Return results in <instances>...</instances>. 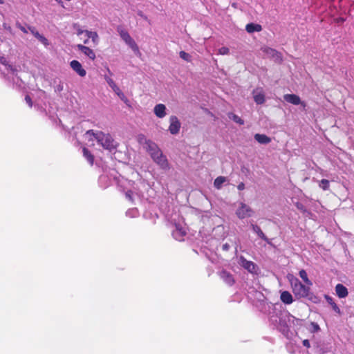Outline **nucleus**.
Listing matches in <instances>:
<instances>
[{
  "instance_id": "obj_35",
  "label": "nucleus",
  "mask_w": 354,
  "mask_h": 354,
  "mask_svg": "<svg viewBox=\"0 0 354 354\" xmlns=\"http://www.w3.org/2000/svg\"><path fill=\"white\" fill-rule=\"evenodd\" d=\"M132 194H133V192L131 191V190H129L127 191L126 193H125V196L126 198L130 201H133V196H132Z\"/></svg>"
},
{
  "instance_id": "obj_4",
  "label": "nucleus",
  "mask_w": 354,
  "mask_h": 354,
  "mask_svg": "<svg viewBox=\"0 0 354 354\" xmlns=\"http://www.w3.org/2000/svg\"><path fill=\"white\" fill-rule=\"evenodd\" d=\"M104 78L109 85V86L113 90V91L117 94V95L127 105H129V101L127 97L124 95V94L122 92L120 88L116 85L115 82L109 77L104 75Z\"/></svg>"
},
{
  "instance_id": "obj_23",
  "label": "nucleus",
  "mask_w": 354,
  "mask_h": 354,
  "mask_svg": "<svg viewBox=\"0 0 354 354\" xmlns=\"http://www.w3.org/2000/svg\"><path fill=\"white\" fill-rule=\"evenodd\" d=\"M299 277L302 279L304 282L307 286H312L313 283H312L311 281L308 279L307 272H306L305 270H304V269L301 270L299 272Z\"/></svg>"
},
{
  "instance_id": "obj_12",
  "label": "nucleus",
  "mask_w": 354,
  "mask_h": 354,
  "mask_svg": "<svg viewBox=\"0 0 354 354\" xmlns=\"http://www.w3.org/2000/svg\"><path fill=\"white\" fill-rule=\"evenodd\" d=\"M253 97L257 104H262L265 102V95L261 88H257L253 91Z\"/></svg>"
},
{
  "instance_id": "obj_34",
  "label": "nucleus",
  "mask_w": 354,
  "mask_h": 354,
  "mask_svg": "<svg viewBox=\"0 0 354 354\" xmlns=\"http://www.w3.org/2000/svg\"><path fill=\"white\" fill-rule=\"evenodd\" d=\"M16 26L20 30H21L24 33H27L28 32V30H26V28L23 26L20 23L17 22L16 24Z\"/></svg>"
},
{
  "instance_id": "obj_10",
  "label": "nucleus",
  "mask_w": 354,
  "mask_h": 354,
  "mask_svg": "<svg viewBox=\"0 0 354 354\" xmlns=\"http://www.w3.org/2000/svg\"><path fill=\"white\" fill-rule=\"evenodd\" d=\"M240 265L251 273L256 272L257 266L255 263L251 261H248L243 257H240Z\"/></svg>"
},
{
  "instance_id": "obj_48",
  "label": "nucleus",
  "mask_w": 354,
  "mask_h": 354,
  "mask_svg": "<svg viewBox=\"0 0 354 354\" xmlns=\"http://www.w3.org/2000/svg\"><path fill=\"white\" fill-rule=\"evenodd\" d=\"M297 208H301V206L297 205Z\"/></svg>"
},
{
  "instance_id": "obj_38",
  "label": "nucleus",
  "mask_w": 354,
  "mask_h": 354,
  "mask_svg": "<svg viewBox=\"0 0 354 354\" xmlns=\"http://www.w3.org/2000/svg\"><path fill=\"white\" fill-rule=\"evenodd\" d=\"M237 188L239 190H243L245 189V184L243 183H240L238 185Z\"/></svg>"
},
{
  "instance_id": "obj_20",
  "label": "nucleus",
  "mask_w": 354,
  "mask_h": 354,
  "mask_svg": "<svg viewBox=\"0 0 354 354\" xmlns=\"http://www.w3.org/2000/svg\"><path fill=\"white\" fill-rule=\"evenodd\" d=\"M185 231L180 227L179 225H177L176 230L173 232V236L178 241H181L184 236H185Z\"/></svg>"
},
{
  "instance_id": "obj_42",
  "label": "nucleus",
  "mask_w": 354,
  "mask_h": 354,
  "mask_svg": "<svg viewBox=\"0 0 354 354\" xmlns=\"http://www.w3.org/2000/svg\"><path fill=\"white\" fill-rule=\"evenodd\" d=\"M55 1H57L59 5L63 6V2L62 0H55Z\"/></svg>"
},
{
  "instance_id": "obj_25",
  "label": "nucleus",
  "mask_w": 354,
  "mask_h": 354,
  "mask_svg": "<svg viewBox=\"0 0 354 354\" xmlns=\"http://www.w3.org/2000/svg\"><path fill=\"white\" fill-rule=\"evenodd\" d=\"M226 181V178L224 176H218L217 177L214 182V187L219 189L221 188L223 183Z\"/></svg>"
},
{
  "instance_id": "obj_15",
  "label": "nucleus",
  "mask_w": 354,
  "mask_h": 354,
  "mask_svg": "<svg viewBox=\"0 0 354 354\" xmlns=\"http://www.w3.org/2000/svg\"><path fill=\"white\" fill-rule=\"evenodd\" d=\"M335 292H336L337 295L339 298H345L348 295V289L346 288V287H345L342 283H338L336 285Z\"/></svg>"
},
{
  "instance_id": "obj_17",
  "label": "nucleus",
  "mask_w": 354,
  "mask_h": 354,
  "mask_svg": "<svg viewBox=\"0 0 354 354\" xmlns=\"http://www.w3.org/2000/svg\"><path fill=\"white\" fill-rule=\"evenodd\" d=\"M254 139L260 144H268L271 142V138L266 134L256 133L254 135Z\"/></svg>"
},
{
  "instance_id": "obj_33",
  "label": "nucleus",
  "mask_w": 354,
  "mask_h": 354,
  "mask_svg": "<svg viewBox=\"0 0 354 354\" xmlns=\"http://www.w3.org/2000/svg\"><path fill=\"white\" fill-rule=\"evenodd\" d=\"M25 101L26 102V103L28 104L29 107L30 108H32V99L31 97H30V95H26L25 96Z\"/></svg>"
},
{
  "instance_id": "obj_39",
  "label": "nucleus",
  "mask_w": 354,
  "mask_h": 354,
  "mask_svg": "<svg viewBox=\"0 0 354 354\" xmlns=\"http://www.w3.org/2000/svg\"><path fill=\"white\" fill-rule=\"evenodd\" d=\"M222 249L223 251H227L230 249V245L228 243L223 244Z\"/></svg>"
},
{
  "instance_id": "obj_40",
  "label": "nucleus",
  "mask_w": 354,
  "mask_h": 354,
  "mask_svg": "<svg viewBox=\"0 0 354 354\" xmlns=\"http://www.w3.org/2000/svg\"><path fill=\"white\" fill-rule=\"evenodd\" d=\"M303 345L304 346H306V348H309L310 347V342L308 339H304L303 341Z\"/></svg>"
},
{
  "instance_id": "obj_47",
  "label": "nucleus",
  "mask_w": 354,
  "mask_h": 354,
  "mask_svg": "<svg viewBox=\"0 0 354 354\" xmlns=\"http://www.w3.org/2000/svg\"><path fill=\"white\" fill-rule=\"evenodd\" d=\"M3 1L2 0H0V3H3Z\"/></svg>"
},
{
  "instance_id": "obj_46",
  "label": "nucleus",
  "mask_w": 354,
  "mask_h": 354,
  "mask_svg": "<svg viewBox=\"0 0 354 354\" xmlns=\"http://www.w3.org/2000/svg\"><path fill=\"white\" fill-rule=\"evenodd\" d=\"M88 42V39L84 41V44H86Z\"/></svg>"
},
{
  "instance_id": "obj_14",
  "label": "nucleus",
  "mask_w": 354,
  "mask_h": 354,
  "mask_svg": "<svg viewBox=\"0 0 354 354\" xmlns=\"http://www.w3.org/2000/svg\"><path fill=\"white\" fill-rule=\"evenodd\" d=\"M154 114L159 118H162L166 115V106L163 104H158L153 109Z\"/></svg>"
},
{
  "instance_id": "obj_24",
  "label": "nucleus",
  "mask_w": 354,
  "mask_h": 354,
  "mask_svg": "<svg viewBox=\"0 0 354 354\" xmlns=\"http://www.w3.org/2000/svg\"><path fill=\"white\" fill-rule=\"evenodd\" d=\"M85 34L88 38H91L94 44L98 41V35L96 32L85 30Z\"/></svg>"
},
{
  "instance_id": "obj_22",
  "label": "nucleus",
  "mask_w": 354,
  "mask_h": 354,
  "mask_svg": "<svg viewBox=\"0 0 354 354\" xmlns=\"http://www.w3.org/2000/svg\"><path fill=\"white\" fill-rule=\"evenodd\" d=\"M251 227L253 230V231L257 234V235L263 240L266 241V242L269 243V240L268 237L265 235V234L263 232L260 227H259L257 225L252 224Z\"/></svg>"
},
{
  "instance_id": "obj_6",
  "label": "nucleus",
  "mask_w": 354,
  "mask_h": 354,
  "mask_svg": "<svg viewBox=\"0 0 354 354\" xmlns=\"http://www.w3.org/2000/svg\"><path fill=\"white\" fill-rule=\"evenodd\" d=\"M252 213V208L243 203H241L240 207L236 212V214L241 219L251 216Z\"/></svg>"
},
{
  "instance_id": "obj_3",
  "label": "nucleus",
  "mask_w": 354,
  "mask_h": 354,
  "mask_svg": "<svg viewBox=\"0 0 354 354\" xmlns=\"http://www.w3.org/2000/svg\"><path fill=\"white\" fill-rule=\"evenodd\" d=\"M117 30L120 37L133 51H139V48L137 44L135 42L133 39L130 36L129 32L125 29H124L122 26H118L117 28Z\"/></svg>"
},
{
  "instance_id": "obj_26",
  "label": "nucleus",
  "mask_w": 354,
  "mask_h": 354,
  "mask_svg": "<svg viewBox=\"0 0 354 354\" xmlns=\"http://www.w3.org/2000/svg\"><path fill=\"white\" fill-rule=\"evenodd\" d=\"M228 117L230 119H232L234 122L240 125H243L244 124V120L234 113H229Z\"/></svg>"
},
{
  "instance_id": "obj_1",
  "label": "nucleus",
  "mask_w": 354,
  "mask_h": 354,
  "mask_svg": "<svg viewBox=\"0 0 354 354\" xmlns=\"http://www.w3.org/2000/svg\"><path fill=\"white\" fill-rule=\"evenodd\" d=\"M88 136H93L102 147L109 151L116 148V145L114 140L109 133H104L102 131H95L93 129L88 130L86 132Z\"/></svg>"
},
{
  "instance_id": "obj_18",
  "label": "nucleus",
  "mask_w": 354,
  "mask_h": 354,
  "mask_svg": "<svg viewBox=\"0 0 354 354\" xmlns=\"http://www.w3.org/2000/svg\"><path fill=\"white\" fill-rule=\"evenodd\" d=\"M280 299L281 301L286 304H290L293 301L292 295L288 291H283L281 293Z\"/></svg>"
},
{
  "instance_id": "obj_16",
  "label": "nucleus",
  "mask_w": 354,
  "mask_h": 354,
  "mask_svg": "<svg viewBox=\"0 0 354 354\" xmlns=\"http://www.w3.org/2000/svg\"><path fill=\"white\" fill-rule=\"evenodd\" d=\"M147 150L149 153L150 156H152L153 153H158L160 154V149L158 147L157 145L151 140L146 142Z\"/></svg>"
},
{
  "instance_id": "obj_21",
  "label": "nucleus",
  "mask_w": 354,
  "mask_h": 354,
  "mask_svg": "<svg viewBox=\"0 0 354 354\" xmlns=\"http://www.w3.org/2000/svg\"><path fill=\"white\" fill-rule=\"evenodd\" d=\"M83 156L86 159L88 162L91 166H92L94 163L95 158L94 156L91 153V151L86 148L83 147L82 149Z\"/></svg>"
},
{
  "instance_id": "obj_7",
  "label": "nucleus",
  "mask_w": 354,
  "mask_h": 354,
  "mask_svg": "<svg viewBox=\"0 0 354 354\" xmlns=\"http://www.w3.org/2000/svg\"><path fill=\"white\" fill-rule=\"evenodd\" d=\"M169 131L172 135H176L178 133L181 124L178 119V118L175 115H171L169 118Z\"/></svg>"
},
{
  "instance_id": "obj_27",
  "label": "nucleus",
  "mask_w": 354,
  "mask_h": 354,
  "mask_svg": "<svg viewBox=\"0 0 354 354\" xmlns=\"http://www.w3.org/2000/svg\"><path fill=\"white\" fill-rule=\"evenodd\" d=\"M325 299H326V301L332 306L333 309L335 311H337V312L339 311V307L337 306V305L334 301V300H333V299L332 297H330L328 295H326L325 296Z\"/></svg>"
},
{
  "instance_id": "obj_31",
  "label": "nucleus",
  "mask_w": 354,
  "mask_h": 354,
  "mask_svg": "<svg viewBox=\"0 0 354 354\" xmlns=\"http://www.w3.org/2000/svg\"><path fill=\"white\" fill-rule=\"evenodd\" d=\"M230 53V50L227 47H221L218 49V53L222 55H227Z\"/></svg>"
},
{
  "instance_id": "obj_37",
  "label": "nucleus",
  "mask_w": 354,
  "mask_h": 354,
  "mask_svg": "<svg viewBox=\"0 0 354 354\" xmlns=\"http://www.w3.org/2000/svg\"><path fill=\"white\" fill-rule=\"evenodd\" d=\"M138 15L141 17H142L145 21H147L149 24H151V21L148 19V17L146 15H143V13L142 12H139Z\"/></svg>"
},
{
  "instance_id": "obj_8",
  "label": "nucleus",
  "mask_w": 354,
  "mask_h": 354,
  "mask_svg": "<svg viewBox=\"0 0 354 354\" xmlns=\"http://www.w3.org/2000/svg\"><path fill=\"white\" fill-rule=\"evenodd\" d=\"M218 275L220 278L229 286H232L234 284L235 280L234 276L225 270H221Z\"/></svg>"
},
{
  "instance_id": "obj_28",
  "label": "nucleus",
  "mask_w": 354,
  "mask_h": 354,
  "mask_svg": "<svg viewBox=\"0 0 354 354\" xmlns=\"http://www.w3.org/2000/svg\"><path fill=\"white\" fill-rule=\"evenodd\" d=\"M319 187L324 191L328 190L329 189L330 183L329 181L326 179H322L319 182Z\"/></svg>"
},
{
  "instance_id": "obj_13",
  "label": "nucleus",
  "mask_w": 354,
  "mask_h": 354,
  "mask_svg": "<svg viewBox=\"0 0 354 354\" xmlns=\"http://www.w3.org/2000/svg\"><path fill=\"white\" fill-rule=\"evenodd\" d=\"M77 47L82 53H84L86 56H87L91 60H94L95 59V52L89 47H87L82 44H78L77 46Z\"/></svg>"
},
{
  "instance_id": "obj_43",
  "label": "nucleus",
  "mask_w": 354,
  "mask_h": 354,
  "mask_svg": "<svg viewBox=\"0 0 354 354\" xmlns=\"http://www.w3.org/2000/svg\"><path fill=\"white\" fill-rule=\"evenodd\" d=\"M106 70H107V71H108V73H109V74L110 75H113V73H111V71H110V69H109V68H106Z\"/></svg>"
},
{
  "instance_id": "obj_29",
  "label": "nucleus",
  "mask_w": 354,
  "mask_h": 354,
  "mask_svg": "<svg viewBox=\"0 0 354 354\" xmlns=\"http://www.w3.org/2000/svg\"><path fill=\"white\" fill-rule=\"evenodd\" d=\"M179 55H180V57L182 58L183 59L187 61V62H190L191 61V56L189 53L182 50L179 53Z\"/></svg>"
},
{
  "instance_id": "obj_45",
  "label": "nucleus",
  "mask_w": 354,
  "mask_h": 354,
  "mask_svg": "<svg viewBox=\"0 0 354 354\" xmlns=\"http://www.w3.org/2000/svg\"><path fill=\"white\" fill-rule=\"evenodd\" d=\"M270 50L274 53H277V52L275 50H273V49H270Z\"/></svg>"
},
{
  "instance_id": "obj_30",
  "label": "nucleus",
  "mask_w": 354,
  "mask_h": 354,
  "mask_svg": "<svg viewBox=\"0 0 354 354\" xmlns=\"http://www.w3.org/2000/svg\"><path fill=\"white\" fill-rule=\"evenodd\" d=\"M37 39L43 44L45 46H48L49 45L48 40L42 35L39 34L38 35V37Z\"/></svg>"
},
{
  "instance_id": "obj_2",
  "label": "nucleus",
  "mask_w": 354,
  "mask_h": 354,
  "mask_svg": "<svg viewBox=\"0 0 354 354\" xmlns=\"http://www.w3.org/2000/svg\"><path fill=\"white\" fill-rule=\"evenodd\" d=\"M287 278L290 283L292 292L296 297L304 298L308 297L310 291V286L304 285L296 277L288 274Z\"/></svg>"
},
{
  "instance_id": "obj_5",
  "label": "nucleus",
  "mask_w": 354,
  "mask_h": 354,
  "mask_svg": "<svg viewBox=\"0 0 354 354\" xmlns=\"http://www.w3.org/2000/svg\"><path fill=\"white\" fill-rule=\"evenodd\" d=\"M153 161L157 163L162 169H166L169 168V163L165 156L160 151V154L158 153H152L151 156Z\"/></svg>"
},
{
  "instance_id": "obj_49",
  "label": "nucleus",
  "mask_w": 354,
  "mask_h": 354,
  "mask_svg": "<svg viewBox=\"0 0 354 354\" xmlns=\"http://www.w3.org/2000/svg\"><path fill=\"white\" fill-rule=\"evenodd\" d=\"M297 208H301V206L297 205Z\"/></svg>"
},
{
  "instance_id": "obj_32",
  "label": "nucleus",
  "mask_w": 354,
  "mask_h": 354,
  "mask_svg": "<svg viewBox=\"0 0 354 354\" xmlns=\"http://www.w3.org/2000/svg\"><path fill=\"white\" fill-rule=\"evenodd\" d=\"M28 30L36 38L38 37V35H39V32L33 26H28Z\"/></svg>"
},
{
  "instance_id": "obj_41",
  "label": "nucleus",
  "mask_w": 354,
  "mask_h": 354,
  "mask_svg": "<svg viewBox=\"0 0 354 354\" xmlns=\"http://www.w3.org/2000/svg\"><path fill=\"white\" fill-rule=\"evenodd\" d=\"M84 32L85 33V30H82V29H78V30H77V35H82V33H84Z\"/></svg>"
},
{
  "instance_id": "obj_9",
  "label": "nucleus",
  "mask_w": 354,
  "mask_h": 354,
  "mask_svg": "<svg viewBox=\"0 0 354 354\" xmlns=\"http://www.w3.org/2000/svg\"><path fill=\"white\" fill-rule=\"evenodd\" d=\"M284 100L294 105L301 104L303 107L306 106V103L304 102H301L299 96L295 94H286L283 95Z\"/></svg>"
},
{
  "instance_id": "obj_19",
  "label": "nucleus",
  "mask_w": 354,
  "mask_h": 354,
  "mask_svg": "<svg viewBox=\"0 0 354 354\" xmlns=\"http://www.w3.org/2000/svg\"><path fill=\"white\" fill-rule=\"evenodd\" d=\"M245 30L249 33L260 32L262 30V26L258 24L250 23L246 25Z\"/></svg>"
},
{
  "instance_id": "obj_36",
  "label": "nucleus",
  "mask_w": 354,
  "mask_h": 354,
  "mask_svg": "<svg viewBox=\"0 0 354 354\" xmlns=\"http://www.w3.org/2000/svg\"><path fill=\"white\" fill-rule=\"evenodd\" d=\"M311 325L313 327L314 332H317L318 330H319V326L317 323L311 322Z\"/></svg>"
},
{
  "instance_id": "obj_44",
  "label": "nucleus",
  "mask_w": 354,
  "mask_h": 354,
  "mask_svg": "<svg viewBox=\"0 0 354 354\" xmlns=\"http://www.w3.org/2000/svg\"><path fill=\"white\" fill-rule=\"evenodd\" d=\"M339 21H344V19L343 18H339Z\"/></svg>"
},
{
  "instance_id": "obj_11",
  "label": "nucleus",
  "mask_w": 354,
  "mask_h": 354,
  "mask_svg": "<svg viewBox=\"0 0 354 354\" xmlns=\"http://www.w3.org/2000/svg\"><path fill=\"white\" fill-rule=\"evenodd\" d=\"M71 68L76 72L80 77H84L86 75V71L82 68V64L77 60H73L70 63Z\"/></svg>"
}]
</instances>
